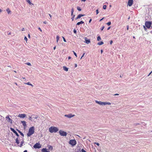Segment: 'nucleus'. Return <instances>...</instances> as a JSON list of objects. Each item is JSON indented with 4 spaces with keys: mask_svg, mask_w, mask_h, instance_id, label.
I'll list each match as a JSON object with an SVG mask.
<instances>
[{
    "mask_svg": "<svg viewBox=\"0 0 152 152\" xmlns=\"http://www.w3.org/2000/svg\"><path fill=\"white\" fill-rule=\"evenodd\" d=\"M118 95H119V94H115L114 95V96Z\"/></svg>",
    "mask_w": 152,
    "mask_h": 152,
    "instance_id": "53",
    "label": "nucleus"
},
{
    "mask_svg": "<svg viewBox=\"0 0 152 152\" xmlns=\"http://www.w3.org/2000/svg\"><path fill=\"white\" fill-rule=\"evenodd\" d=\"M128 5L129 6H131L133 4V0H128Z\"/></svg>",
    "mask_w": 152,
    "mask_h": 152,
    "instance_id": "12",
    "label": "nucleus"
},
{
    "mask_svg": "<svg viewBox=\"0 0 152 152\" xmlns=\"http://www.w3.org/2000/svg\"><path fill=\"white\" fill-rule=\"evenodd\" d=\"M91 20H91V19H90L89 20V23H90L91 22Z\"/></svg>",
    "mask_w": 152,
    "mask_h": 152,
    "instance_id": "55",
    "label": "nucleus"
},
{
    "mask_svg": "<svg viewBox=\"0 0 152 152\" xmlns=\"http://www.w3.org/2000/svg\"><path fill=\"white\" fill-rule=\"evenodd\" d=\"M75 15H73V16L72 17V18L71 19H72V21H73V20L74 19V17H75Z\"/></svg>",
    "mask_w": 152,
    "mask_h": 152,
    "instance_id": "32",
    "label": "nucleus"
},
{
    "mask_svg": "<svg viewBox=\"0 0 152 152\" xmlns=\"http://www.w3.org/2000/svg\"><path fill=\"white\" fill-rule=\"evenodd\" d=\"M106 6L105 5H104L103 6V9H106Z\"/></svg>",
    "mask_w": 152,
    "mask_h": 152,
    "instance_id": "31",
    "label": "nucleus"
},
{
    "mask_svg": "<svg viewBox=\"0 0 152 152\" xmlns=\"http://www.w3.org/2000/svg\"><path fill=\"white\" fill-rule=\"evenodd\" d=\"M152 73V71L149 73V75H148V76H149Z\"/></svg>",
    "mask_w": 152,
    "mask_h": 152,
    "instance_id": "48",
    "label": "nucleus"
},
{
    "mask_svg": "<svg viewBox=\"0 0 152 152\" xmlns=\"http://www.w3.org/2000/svg\"><path fill=\"white\" fill-rule=\"evenodd\" d=\"M33 147L35 148L39 149L41 147V145L39 142L37 143L34 145Z\"/></svg>",
    "mask_w": 152,
    "mask_h": 152,
    "instance_id": "6",
    "label": "nucleus"
},
{
    "mask_svg": "<svg viewBox=\"0 0 152 152\" xmlns=\"http://www.w3.org/2000/svg\"><path fill=\"white\" fill-rule=\"evenodd\" d=\"M104 28V26H103L101 28V31H102Z\"/></svg>",
    "mask_w": 152,
    "mask_h": 152,
    "instance_id": "39",
    "label": "nucleus"
},
{
    "mask_svg": "<svg viewBox=\"0 0 152 152\" xmlns=\"http://www.w3.org/2000/svg\"><path fill=\"white\" fill-rule=\"evenodd\" d=\"M94 144H96L98 146H99V144L98 142H95Z\"/></svg>",
    "mask_w": 152,
    "mask_h": 152,
    "instance_id": "37",
    "label": "nucleus"
},
{
    "mask_svg": "<svg viewBox=\"0 0 152 152\" xmlns=\"http://www.w3.org/2000/svg\"><path fill=\"white\" fill-rule=\"evenodd\" d=\"M27 151L26 150H25L23 152H27Z\"/></svg>",
    "mask_w": 152,
    "mask_h": 152,
    "instance_id": "62",
    "label": "nucleus"
},
{
    "mask_svg": "<svg viewBox=\"0 0 152 152\" xmlns=\"http://www.w3.org/2000/svg\"><path fill=\"white\" fill-rule=\"evenodd\" d=\"M63 69L64 70L66 71H68V68L65 66L63 67Z\"/></svg>",
    "mask_w": 152,
    "mask_h": 152,
    "instance_id": "19",
    "label": "nucleus"
},
{
    "mask_svg": "<svg viewBox=\"0 0 152 152\" xmlns=\"http://www.w3.org/2000/svg\"><path fill=\"white\" fill-rule=\"evenodd\" d=\"M111 24V22H109L107 23V24L108 26H110Z\"/></svg>",
    "mask_w": 152,
    "mask_h": 152,
    "instance_id": "29",
    "label": "nucleus"
},
{
    "mask_svg": "<svg viewBox=\"0 0 152 152\" xmlns=\"http://www.w3.org/2000/svg\"><path fill=\"white\" fill-rule=\"evenodd\" d=\"M73 12H71V15H73Z\"/></svg>",
    "mask_w": 152,
    "mask_h": 152,
    "instance_id": "64",
    "label": "nucleus"
},
{
    "mask_svg": "<svg viewBox=\"0 0 152 152\" xmlns=\"http://www.w3.org/2000/svg\"><path fill=\"white\" fill-rule=\"evenodd\" d=\"M81 152H86L83 149H82L81 150Z\"/></svg>",
    "mask_w": 152,
    "mask_h": 152,
    "instance_id": "38",
    "label": "nucleus"
},
{
    "mask_svg": "<svg viewBox=\"0 0 152 152\" xmlns=\"http://www.w3.org/2000/svg\"><path fill=\"white\" fill-rule=\"evenodd\" d=\"M113 42L112 40H111L110 41V45H112V43Z\"/></svg>",
    "mask_w": 152,
    "mask_h": 152,
    "instance_id": "50",
    "label": "nucleus"
},
{
    "mask_svg": "<svg viewBox=\"0 0 152 152\" xmlns=\"http://www.w3.org/2000/svg\"><path fill=\"white\" fill-rule=\"evenodd\" d=\"M49 15L50 16V19L51 20V19L52 15L50 14H49Z\"/></svg>",
    "mask_w": 152,
    "mask_h": 152,
    "instance_id": "46",
    "label": "nucleus"
},
{
    "mask_svg": "<svg viewBox=\"0 0 152 152\" xmlns=\"http://www.w3.org/2000/svg\"><path fill=\"white\" fill-rule=\"evenodd\" d=\"M59 133L60 134L61 136H66L67 134V133L66 132L62 130L59 131Z\"/></svg>",
    "mask_w": 152,
    "mask_h": 152,
    "instance_id": "7",
    "label": "nucleus"
},
{
    "mask_svg": "<svg viewBox=\"0 0 152 152\" xmlns=\"http://www.w3.org/2000/svg\"><path fill=\"white\" fill-rule=\"evenodd\" d=\"M15 140H16V142H15L17 144H19L20 142L19 141V140H18V138H17Z\"/></svg>",
    "mask_w": 152,
    "mask_h": 152,
    "instance_id": "22",
    "label": "nucleus"
},
{
    "mask_svg": "<svg viewBox=\"0 0 152 152\" xmlns=\"http://www.w3.org/2000/svg\"><path fill=\"white\" fill-rule=\"evenodd\" d=\"M49 130L50 133H55L58 131V129L57 127L52 126L49 128Z\"/></svg>",
    "mask_w": 152,
    "mask_h": 152,
    "instance_id": "2",
    "label": "nucleus"
},
{
    "mask_svg": "<svg viewBox=\"0 0 152 152\" xmlns=\"http://www.w3.org/2000/svg\"><path fill=\"white\" fill-rule=\"evenodd\" d=\"M26 64L28 65H29V66H31V64L30 63H28Z\"/></svg>",
    "mask_w": 152,
    "mask_h": 152,
    "instance_id": "41",
    "label": "nucleus"
},
{
    "mask_svg": "<svg viewBox=\"0 0 152 152\" xmlns=\"http://www.w3.org/2000/svg\"><path fill=\"white\" fill-rule=\"evenodd\" d=\"M18 117L20 118H23L26 117V115L24 114H19Z\"/></svg>",
    "mask_w": 152,
    "mask_h": 152,
    "instance_id": "9",
    "label": "nucleus"
},
{
    "mask_svg": "<svg viewBox=\"0 0 152 152\" xmlns=\"http://www.w3.org/2000/svg\"><path fill=\"white\" fill-rule=\"evenodd\" d=\"M10 129L15 134L16 136H17L18 137L19 136V135L18 133L15 130V129H14L11 128Z\"/></svg>",
    "mask_w": 152,
    "mask_h": 152,
    "instance_id": "11",
    "label": "nucleus"
},
{
    "mask_svg": "<svg viewBox=\"0 0 152 152\" xmlns=\"http://www.w3.org/2000/svg\"><path fill=\"white\" fill-rule=\"evenodd\" d=\"M28 37L29 38H30V35L29 34H28Z\"/></svg>",
    "mask_w": 152,
    "mask_h": 152,
    "instance_id": "56",
    "label": "nucleus"
},
{
    "mask_svg": "<svg viewBox=\"0 0 152 152\" xmlns=\"http://www.w3.org/2000/svg\"><path fill=\"white\" fill-rule=\"evenodd\" d=\"M26 84L28 85H31V86L32 87L33 86L32 84H31L30 83V82H28V83H26Z\"/></svg>",
    "mask_w": 152,
    "mask_h": 152,
    "instance_id": "27",
    "label": "nucleus"
},
{
    "mask_svg": "<svg viewBox=\"0 0 152 152\" xmlns=\"http://www.w3.org/2000/svg\"><path fill=\"white\" fill-rule=\"evenodd\" d=\"M84 23V22H83V21H81L80 22H78L77 23V25H80V24H83Z\"/></svg>",
    "mask_w": 152,
    "mask_h": 152,
    "instance_id": "16",
    "label": "nucleus"
},
{
    "mask_svg": "<svg viewBox=\"0 0 152 152\" xmlns=\"http://www.w3.org/2000/svg\"><path fill=\"white\" fill-rule=\"evenodd\" d=\"M56 42L57 43L58 42V40H59V37L58 36H56Z\"/></svg>",
    "mask_w": 152,
    "mask_h": 152,
    "instance_id": "23",
    "label": "nucleus"
},
{
    "mask_svg": "<svg viewBox=\"0 0 152 152\" xmlns=\"http://www.w3.org/2000/svg\"><path fill=\"white\" fill-rule=\"evenodd\" d=\"M38 29H39V30H40L41 32H42V30H41V28H40L39 27V28H38Z\"/></svg>",
    "mask_w": 152,
    "mask_h": 152,
    "instance_id": "49",
    "label": "nucleus"
},
{
    "mask_svg": "<svg viewBox=\"0 0 152 152\" xmlns=\"http://www.w3.org/2000/svg\"><path fill=\"white\" fill-rule=\"evenodd\" d=\"M24 142V141L23 140L21 142V143L20 145H18V146H19L20 147H22V146L23 145V144Z\"/></svg>",
    "mask_w": 152,
    "mask_h": 152,
    "instance_id": "18",
    "label": "nucleus"
},
{
    "mask_svg": "<svg viewBox=\"0 0 152 152\" xmlns=\"http://www.w3.org/2000/svg\"><path fill=\"white\" fill-rule=\"evenodd\" d=\"M69 143L72 146H74L77 143L76 141L75 140H71L69 141Z\"/></svg>",
    "mask_w": 152,
    "mask_h": 152,
    "instance_id": "5",
    "label": "nucleus"
},
{
    "mask_svg": "<svg viewBox=\"0 0 152 152\" xmlns=\"http://www.w3.org/2000/svg\"><path fill=\"white\" fill-rule=\"evenodd\" d=\"M48 148L50 150H52L53 149V147L49 145L48 147Z\"/></svg>",
    "mask_w": 152,
    "mask_h": 152,
    "instance_id": "28",
    "label": "nucleus"
},
{
    "mask_svg": "<svg viewBox=\"0 0 152 152\" xmlns=\"http://www.w3.org/2000/svg\"><path fill=\"white\" fill-rule=\"evenodd\" d=\"M103 44H104V42L102 41H101V42H98L97 43V45H101Z\"/></svg>",
    "mask_w": 152,
    "mask_h": 152,
    "instance_id": "21",
    "label": "nucleus"
},
{
    "mask_svg": "<svg viewBox=\"0 0 152 152\" xmlns=\"http://www.w3.org/2000/svg\"><path fill=\"white\" fill-rule=\"evenodd\" d=\"M77 66V65L76 64H75V67H76Z\"/></svg>",
    "mask_w": 152,
    "mask_h": 152,
    "instance_id": "63",
    "label": "nucleus"
},
{
    "mask_svg": "<svg viewBox=\"0 0 152 152\" xmlns=\"http://www.w3.org/2000/svg\"><path fill=\"white\" fill-rule=\"evenodd\" d=\"M62 38L63 39V40L65 42H66V40L65 39V38H64V37H62Z\"/></svg>",
    "mask_w": 152,
    "mask_h": 152,
    "instance_id": "34",
    "label": "nucleus"
},
{
    "mask_svg": "<svg viewBox=\"0 0 152 152\" xmlns=\"http://www.w3.org/2000/svg\"><path fill=\"white\" fill-rule=\"evenodd\" d=\"M96 102L100 105H105L106 104L110 105L111 104L109 102H103L101 101H96Z\"/></svg>",
    "mask_w": 152,
    "mask_h": 152,
    "instance_id": "3",
    "label": "nucleus"
},
{
    "mask_svg": "<svg viewBox=\"0 0 152 152\" xmlns=\"http://www.w3.org/2000/svg\"><path fill=\"white\" fill-rule=\"evenodd\" d=\"M85 54V53H83V54L82 55V56L80 58V59H81L84 56Z\"/></svg>",
    "mask_w": 152,
    "mask_h": 152,
    "instance_id": "33",
    "label": "nucleus"
},
{
    "mask_svg": "<svg viewBox=\"0 0 152 152\" xmlns=\"http://www.w3.org/2000/svg\"><path fill=\"white\" fill-rule=\"evenodd\" d=\"M73 31H74V33L76 34L77 31H76V30L75 29H74V30Z\"/></svg>",
    "mask_w": 152,
    "mask_h": 152,
    "instance_id": "40",
    "label": "nucleus"
},
{
    "mask_svg": "<svg viewBox=\"0 0 152 152\" xmlns=\"http://www.w3.org/2000/svg\"><path fill=\"white\" fill-rule=\"evenodd\" d=\"M34 132V126L30 127L28 130V133H27L28 137H30L32 135Z\"/></svg>",
    "mask_w": 152,
    "mask_h": 152,
    "instance_id": "1",
    "label": "nucleus"
},
{
    "mask_svg": "<svg viewBox=\"0 0 152 152\" xmlns=\"http://www.w3.org/2000/svg\"><path fill=\"white\" fill-rule=\"evenodd\" d=\"M24 40L26 41L27 40V38L26 37H25L24 38Z\"/></svg>",
    "mask_w": 152,
    "mask_h": 152,
    "instance_id": "43",
    "label": "nucleus"
},
{
    "mask_svg": "<svg viewBox=\"0 0 152 152\" xmlns=\"http://www.w3.org/2000/svg\"><path fill=\"white\" fill-rule=\"evenodd\" d=\"M74 55L76 57H77V54L74 51H73Z\"/></svg>",
    "mask_w": 152,
    "mask_h": 152,
    "instance_id": "36",
    "label": "nucleus"
},
{
    "mask_svg": "<svg viewBox=\"0 0 152 152\" xmlns=\"http://www.w3.org/2000/svg\"><path fill=\"white\" fill-rule=\"evenodd\" d=\"M110 27H108V28H107V29L108 30H109V29H110Z\"/></svg>",
    "mask_w": 152,
    "mask_h": 152,
    "instance_id": "54",
    "label": "nucleus"
},
{
    "mask_svg": "<svg viewBox=\"0 0 152 152\" xmlns=\"http://www.w3.org/2000/svg\"><path fill=\"white\" fill-rule=\"evenodd\" d=\"M37 118H38V116L37 115L35 117H33V118L35 119H37Z\"/></svg>",
    "mask_w": 152,
    "mask_h": 152,
    "instance_id": "42",
    "label": "nucleus"
},
{
    "mask_svg": "<svg viewBox=\"0 0 152 152\" xmlns=\"http://www.w3.org/2000/svg\"><path fill=\"white\" fill-rule=\"evenodd\" d=\"M7 12L8 14L10 13V12H11V11L9 9H7Z\"/></svg>",
    "mask_w": 152,
    "mask_h": 152,
    "instance_id": "30",
    "label": "nucleus"
},
{
    "mask_svg": "<svg viewBox=\"0 0 152 152\" xmlns=\"http://www.w3.org/2000/svg\"><path fill=\"white\" fill-rule=\"evenodd\" d=\"M86 0H81L82 1L85 2L86 1Z\"/></svg>",
    "mask_w": 152,
    "mask_h": 152,
    "instance_id": "58",
    "label": "nucleus"
},
{
    "mask_svg": "<svg viewBox=\"0 0 152 152\" xmlns=\"http://www.w3.org/2000/svg\"><path fill=\"white\" fill-rule=\"evenodd\" d=\"M64 116L69 118H70L75 116V115H72L71 114H69L68 115H64Z\"/></svg>",
    "mask_w": 152,
    "mask_h": 152,
    "instance_id": "10",
    "label": "nucleus"
},
{
    "mask_svg": "<svg viewBox=\"0 0 152 152\" xmlns=\"http://www.w3.org/2000/svg\"><path fill=\"white\" fill-rule=\"evenodd\" d=\"M103 52V50H101V53H102Z\"/></svg>",
    "mask_w": 152,
    "mask_h": 152,
    "instance_id": "57",
    "label": "nucleus"
},
{
    "mask_svg": "<svg viewBox=\"0 0 152 152\" xmlns=\"http://www.w3.org/2000/svg\"><path fill=\"white\" fill-rule=\"evenodd\" d=\"M127 30H128L129 29V26H127Z\"/></svg>",
    "mask_w": 152,
    "mask_h": 152,
    "instance_id": "59",
    "label": "nucleus"
},
{
    "mask_svg": "<svg viewBox=\"0 0 152 152\" xmlns=\"http://www.w3.org/2000/svg\"><path fill=\"white\" fill-rule=\"evenodd\" d=\"M96 14H97L99 13V11L98 10H96Z\"/></svg>",
    "mask_w": 152,
    "mask_h": 152,
    "instance_id": "47",
    "label": "nucleus"
},
{
    "mask_svg": "<svg viewBox=\"0 0 152 152\" xmlns=\"http://www.w3.org/2000/svg\"><path fill=\"white\" fill-rule=\"evenodd\" d=\"M42 152H50V151L48 150L46 148H43L42 150Z\"/></svg>",
    "mask_w": 152,
    "mask_h": 152,
    "instance_id": "14",
    "label": "nucleus"
},
{
    "mask_svg": "<svg viewBox=\"0 0 152 152\" xmlns=\"http://www.w3.org/2000/svg\"><path fill=\"white\" fill-rule=\"evenodd\" d=\"M84 16V15L80 14H79L78 16H77V18L80 19L81 17L83 16Z\"/></svg>",
    "mask_w": 152,
    "mask_h": 152,
    "instance_id": "17",
    "label": "nucleus"
},
{
    "mask_svg": "<svg viewBox=\"0 0 152 152\" xmlns=\"http://www.w3.org/2000/svg\"><path fill=\"white\" fill-rule=\"evenodd\" d=\"M21 123L23 125L24 127H26V122L25 121H21Z\"/></svg>",
    "mask_w": 152,
    "mask_h": 152,
    "instance_id": "15",
    "label": "nucleus"
},
{
    "mask_svg": "<svg viewBox=\"0 0 152 152\" xmlns=\"http://www.w3.org/2000/svg\"><path fill=\"white\" fill-rule=\"evenodd\" d=\"M85 42L86 43L88 44L90 42V39H87L86 37L85 38Z\"/></svg>",
    "mask_w": 152,
    "mask_h": 152,
    "instance_id": "13",
    "label": "nucleus"
},
{
    "mask_svg": "<svg viewBox=\"0 0 152 152\" xmlns=\"http://www.w3.org/2000/svg\"><path fill=\"white\" fill-rule=\"evenodd\" d=\"M77 10H78V11H80L81 10V9L79 7H77Z\"/></svg>",
    "mask_w": 152,
    "mask_h": 152,
    "instance_id": "25",
    "label": "nucleus"
},
{
    "mask_svg": "<svg viewBox=\"0 0 152 152\" xmlns=\"http://www.w3.org/2000/svg\"><path fill=\"white\" fill-rule=\"evenodd\" d=\"M25 30V29L24 28H23L22 29V31H24Z\"/></svg>",
    "mask_w": 152,
    "mask_h": 152,
    "instance_id": "52",
    "label": "nucleus"
},
{
    "mask_svg": "<svg viewBox=\"0 0 152 152\" xmlns=\"http://www.w3.org/2000/svg\"><path fill=\"white\" fill-rule=\"evenodd\" d=\"M151 24L152 23L151 21H146L145 23V26L148 28H150Z\"/></svg>",
    "mask_w": 152,
    "mask_h": 152,
    "instance_id": "4",
    "label": "nucleus"
},
{
    "mask_svg": "<svg viewBox=\"0 0 152 152\" xmlns=\"http://www.w3.org/2000/svg\"><path fill=\"white\" fill-rule=\"evenodd\" d=\"M17 131L23 137H24V134L21 132L20 130H18V129H17Z\"/></svg>",
    "mask_w": 152,
    "mask_h": 152,
    "instance_id": "20",
    "label": "nucleus"
},
{
    "mask_svg": "<svg viewBox=\"0 0 152 152\" xmlns=\"http://www.w3.org/2000/svg\"><path fill=\"white\" fill-rule=\"evenodd\" d=\"M6 119L8 122L12 123V120L10 118L9 116L6 117Z\"/></svg>",
    "mask_w": 152,
    "mask_h": 152,
    "instance_id": "8",
    "label": "nucleus"
},
{
    "mask_svg": "<svg viewBox=\"0 0 152 152\" xmlns=\"http://www.w3.org/2000/svg\"><path fill=\"white\" fill-rule=\"evenodd\" d=\"M73 12H74V9H73V8H72L71 9V12H73Z\"/></svg>",
    "mask_w": 152,
    "mask_h": 152,
    "instance_id": "45",
    "label": "nucleus"
},
{
    "mask_svg": "<svg viewBox=\"0 0 152 152\" xmlns=\"http://www.w3.org/2000/svg\"><path fill=\"white\" fill-rule=\"evenodd\" d=\"M68 59H71V57L70 56H69V57H68Z\"/></svg>",
    "mask_w": 152,
    "mask_h": 152,
    "instance_id": "61",
    "label": "nucleus"
},
{
    "mask_svg": "<svg viewBox=\"0 0 152 152\" xmlns=\"http://www.w3.org/2000/svg\"><path fill=\"white\" fill-rule=\"evenodd\" d=\"M43 23L44 24H46L47 23V22L46 21H45L43 22Z\"/></svg>",
    "mask_w": 152,
    "mask_h": 152,
    "instance_id": "51",
    "label": "nucleus"
},
{
    "mask_svg": "<svg viewBox=\"0 0 152 152\" xmlns=\"http://www.w3.org/2000/svg\"><path fill=\"white\" fill-rule=\"evenodd\" d=\"M56 46H55L54 47L53 49H54V50H55L56 49Z\"/></svg>",
    "mask_w": 152,
    "mask_h": 152,
    "instance_id": "60",
    "label": "nucleus"
},
{
    "mask_svg": "<svg viewBox=\"0 0 152 152\" xmlns=\"http://www.w3.org/2000/svg\"><path fill=\"white\" fill-rule=\"evenodd\" d=\"M101 39V38L100 36H98L97 38V40L98 41H99Z\"/></svg>",
    "mask_w": 152,
    "mask_h": 152,
    "instance_id": "26",
    "label": "nucleus"
},
{
    "mask_svg": "<svg viewBox=\"0 0 152 152\" xmlns=\"http://www.w3.org/2000/svg\"><path fill=\"white\" fill-rule=\"evenodd\" d=\"M26 1L29 3V4L30 5L31 4H32V3L31 2L30 0H26Z\"/></svg>",
    "mask_w": 152,
    "mask_h": 152,
    "instance_id": "24",
    "label": "nucleus"
},
{
    "mask_svg": "<svg viewBox=\"0 0 152 152\" xmlns=\"http://www.w3.org/2000/svg\"><path fill=\"white\" fill-rule=\"evenodd\" d=\"M31 119H32V118L31 117H30L28 118V119L29 120L32 121Z\"/></svg>",
    "mask_w": 152,
    "mask_h": 152,
    "instance_id": "44",
    "label": "nucleus"
},
{
    "mask_svg": "<svg viewBox=\"0 0 152 152\" xmlns=\"http://www.w3.org/2000/svg\"><path fill=\"white\" fill-rule=\"evenodd\" d=\"M143 28H144V29L145 30V31H146V30H147V28H146V26H143Z\"/></svg>",
    "mask_w": 152,
    "mask_h": 152,
    "instance_id": "35",
    "label": "nucleus"
}]
</instances>
